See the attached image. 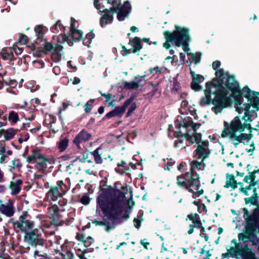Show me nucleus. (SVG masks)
I'll use <instances>...</instances> for the list:
<instances>
[{
  "label": "nucleus",
  "instance_id": "f257e3e1",
  "mask_svg": "<svg viewBox=\"0 0 259 259\" xmlns=\"http://www.w3.org/2000/svg\"><path fill=\"white\" fill-rule=\"evenodd\" d=\"M101 193L97 199L104 217L113 220L118 219L123 212L125 205V193L111 186H107L106 182H100Z\"/></svg>",
  "mask_w": 259,
  "mask_h": 259
},
{
  "label": "nucleus",
  "instance_id": "f03ea898",
  "mask_svg": "<svg viewBox=\"0 0 259 259\" xmlns=\"http://www.w3.org/2000/svg\"><path fill=\"white\" fill-rule=\"evenodd\" d=\"M226 88H218L215 85L206 83L205 96L202 98L200 104L203 106L212 103L216 105L214 112L217 113L221 112L224 107L229 103L228 93Z\"/></svg>",
  "mask_w": 259,
  "mask_h": 259
},
{
  "label": "nucleus",
  "instance_id": "7ed1b4c3",
  "mask_svg": "<svg viewBox=\"0 0 259 259\" xmlns=\"http://www.w3.org/2000/svg\"><path fill=\"white\" fill-rule=\"evenodd\" d=\"M177 184L192 193L193 198L202 195L204 193L202 188L200 189L201 183L199 175L194 172L193 168H190V171L182 174L177 177Z\"/></svg>",
  "mask_w": 259,
  "mask_h": 259
},
{
  "label": "nucleus",
  "instance_id": "20e7f679",
  "mask_svg": "<svg viewBox=\"0 0 259 259\" xmlns=\"http://www.w3.org/2000/svg\"><path fill=\"white\" fill-rule=\"evenodd\" d=\"M189 31V29L179 26H176L175 30L172 32L165 31L163 35L166 41L163 44V47L166 49H169V43L173 41L177 47H180L183 45L184 51L187 52L189 50L188 42L190 41V39Z\"/></svg>",
  "mask_w": 259,
  "mask_h": 259
},
{
  "label": "nucleus",
  "instance_id": "39448f33",
  "mask_svg": "<svg viewBox=\"0 0 259 259\" xmlns=\"http://www.w3.org/2000/svg\"><path fill=\"white\" fill-rule=\"evenodd\" d=\"M250 106L249 102L245 104H238L236 107V110L239 113L244 112V115L242 117V120H240L238 116H236L230 123L225 121L224 130H245V128L256 130L255 128L252 127L250 125L251 122L249 117Z\"/></svg>",
  "mask_w": 259,
  "mask_h": 259
},
{
  "label": "nucleus",
  "instance_id": "423d86ee",
  "mask_svg": "<svg viewBox=\"0 0 259 259\" xmlns=\"http://www.w3.org/2000/svg\"><path fill=\"white\" fill-rule=\"evenodd\" d=\"M191 131H187L186 133H183L182 131H168V136L169 138H175L177 139L174 142V147L178 148L182 144L184 139H186L191 145L195 142L197 145L200 144L203 141L202 140V135L200 133H197V131H193L192 134H190Z\"/></svg>",
  "mask_w": 259,
  "mask_h": 259
},
{
  "label": "nucleus",
  "instance_id": "0eeeda50",
  "mask_svg": "<svg viewBox=\"0 0 259 259\" xmlns=\"http://www.w3.org/2000/svg\"><path fill=\"white\" fill-rule=\"evenodd\" d=\"M221 63L219 61H215L212 63V68L215 70V74L217 77L220 79L222 87L232 92L237 88V83L233 76L229 75L227 72H225L222 69H218Z\"/></svg>",
  "mask_w": 259,
  "mask_h": 259
},
{
  "label": "nucleus",
  "instance_id": "6e6552de",
  "mask_svg": "<svg viewBox=\"0 0 259 259\" xmlns=\"http://www.w3.org/2000/svg\"><path fill=\"white\" fill-rule=\"evenodd\" d=\"M43 230L34 229L31 231L26 232L24 236V240L31 246L36 247L38 245L44 246L46 240L42 236Z\"/></svg>",
  "mask_w": 259,
  "mask_h": 259
},
{
  "label": "nucleus",
  "instance_id": "1a4fd4ad",
  "mask_svg": "<svg viewBox=\"0 0 259 259\" xmlns=\"http://www.w3.org/2000/svg\"><path fill=\"white\" fill-rule=\"evenodd\" d=\"M48 188L49 190L47 193L46 196L53 201H55L59 198L62 197L69 189L63 180L58 181L56 186H51Z\"/></svg>",
  "mask_w": 259,
  "mask_h": 259
},
{
  "label": "nucleus",
  "instance_id": "9d476101",
  "mask_svg": "<svg viewBox=\"0 0 259 259\" xmlns=\"http://www.w3.org/2000/svg\"><path fill=\"white\" fill-rule=\"evenodd\" d=\"M244 131H223L221 137L223 138L229 137L231 139L237 141V143H233L234 146L237 147L239 143L242 142V140H246V143H248L253 137V135L251 134L252 131H249V134L241 133L240 135L238 136L236 134L237 132L242 133Z\"/></svg>",
  "mask_w": 259,
  "mask_h": 259
},
{
  "label": "nucleus",
  "instance_id": "9b49d317",
  "mask_svg": "<svg viewBox=\"0 0 259 259\" xmlns=\"http://www.w3.org/2000/svg\"><path fill=\"white\" fill-rule=\"evenodd\" d=\"M29 215L27 211H24L19 217L18 221H14V219H11L14 227L16 226L18 229L24 233L26 232H29L28 230L32 229L34 227V224L33 221L27 219Z\"/></svg>",
  "mask_w": 259,
  "mask_h": 259
},
{
  "label": "nucleus",
  "instance_id": "f8f14e48",
  "mask_svg": "<svg viewBox=\"0 0 259 259\" xmlns=\"http://www.w3.org/2000/svg\"><path fill=\"white\" fill-rule=\"evenodd\" d=\"M230 250L236 254V258H239L238 256H241L243 259H250L253 255L251 249L246 244L243 246L241 243H238L234 246L230 248Z\"/></svg>",
  "mask_w": 259,
  "mask_h": 259
},
{
  "label": "nucleus",
  "instance_id": "ddd939ff",
  "mask_svg": "<svg viewBox=\"0 0 259 259\" xmlns=\"http://www.w3.org/2000/svg\"><path fill=\"white\" fill-rule=\"evenodd\" d=\"M94 6L100 12H103L104 14L101 15V25L104 27L108 23H111L113 19L114 12L112 9H105L104 6H101L98 0H95Z\"/></svg>",
  "mask_w": 259,
  "mask_h": 259
},
{
  "label": "nucleus",
  "instance_id": "4468645a",
  "mask_svg": "<svg viewBox=\"0 0 259 259\" xmlns=\"http://www.w3.org/2000/svg\"><path fill=\"white\" fill-rule=\"evenodd\" d=\"M241 94L247 98V102L251 106L259 109V93L251 91L248 87H246L242 89Z\"/></svg>",
  "mask_w": 259,
  "mask_h": 259
},
{
  "label": "nucleus",
  "instance_id": "2eb2a0df",
  "mask_svg": "<svg viewBox=\"0 0 259 259\" xmlns=\"http://www.w3.org/2000/svg\"><path fill=\"white\" fill-rule=\"evenodd\" d=\"M211 151L209 149V142L207 140L203 141L197 145L194 153L198 156V159H206L209 157Z\"/></svg>",
  "mask_w": 259,
  "mask_h": 259
},
{
  "label": "nucleus",
  "instance_id": "dca6fc26",
  "mask_svg": "<svg viewBox=\"0 0 259 259\" xmlns=\"http://www.w3.org/2000/svg\"><path fill=\"white\" fill-rule=\"evenodd\" d=\"M50 212V219L52 220L51 224L56 226L63 225L64 221L61 219L62 216L60 214V209L56 204L52 205L49 208Z\"/></svg>",
  "mask_w": 259,
  "mask_h": 259
},
{
  "label": "nucleus",
  "instance_id": "f3484780",
  "mask_svg": "<svg viewBox=\"0 0 259 259\" xmlns=\"http://www.w3.org/2000/svg\"><path fill=\"white\" fill-rule=\"evenodd\" d=\"M255 232L249 226H245L243 232L238 234L239 241L246 244L255 238Z\"/></svg>",
  "mask_w": 259,
  "mask_h": 259
},
{
  "label": "nucleus",
  "instance_id": "a211bd4d",
  "mask_svg": "<svg viewBox=\"0 0 259 259\" xmlns=\"http://www.w3.org/2000/svg\"><path fill=\"white\" fill-rule=\"evenodd\" d=\"M132 99L126 100L121 107H116L114 110L109 112L106 115L107 118H111L116 116H121L125 112L126 108L131 104Z\"/></svg>",
  "mask_w": 259,
  "mask_h": 259
},
{
  "label": "nucleus",
  "instance_id": "6ab92c4d",
  "mask_svg": "<svg viewBox=\"0 0 259 259\" xmlns=\"http://www.w3.org/2000/svg\"><path fill=\"white\" fill-rule=\"evenodd\" d=\"M119 133H116L115 134H110L109 135V136L113 137L117 140H118L119 141H122L125 139L128 142H130V140H134L136 137L137 134L136 133V131H131V132L128 133L127 134H124L121 132V131H118Z\"/></svg>",
  "mask_w": 259,
  "mask_h": 259
},
{
  "label": "nucleus",
  "instance_id": "aec40b11",
  "mask_svg": "<svg viewBox=\"0 0 259 259\" xmlns=\"http://www.w3.org/2000/svg\"><path fill=\"white\" fill-rule=\"evenodd\" d=\"M179 128H192V130H197L200 127L201 124L199 123H195L192 120L188 117L184 118L183 120L179 122Z\"/></svg>",
  "mask_w": 259,
  "mask_h": 259
},
{
  "label": "nucleus",
  "instance_id": "412c9836",
  "mask_svg": "<svg viewBox=\"0 0 259 259\" xmlns=\"http://www.w3.org/2000/svg\"><path fill=\"white\" fill-rule=\"evenodd\" d=\"M92 135L85 131H81L73 140V142L79 147L80 143L89 141Z\"/></svg>",
  "mask_w": 259,
  "mask_h": 259
},
{
  "label": "nucleus",
  "instance_id": "4be33fe9",
  "mask_svg": "<svg viewBox=\"0 0 259 259\" xmlns=\"http://www.w3.org/2000/svg\"><path fill=\"white\" fill-rule=\"evenodd\" d=\"M0 211L8 217H12L14 213V207L12 203H10L8 205L2 204L0 205Z\"/></svg>",
  "mask_w": 259,
  "mask_h": 259
},
{
  "label": "nucleus",
  "instance_id": "5701e85b",
  "mask_svg": "<svg viewBox=\"0 0 259 259\" xmlns=\"http://www.w3.org/2000/svg\"><path fill=\"white\" fill-rule=\"evenodd\" d=\"M224 187L227 189L231 187L233 189L237 188V181L233 174H226V181Z\"/></svg>",
  "mask_w": 259,
  "mask_h": 259
},
{
  "label": "nucleus",
  "instance_id": "b1692460",
  "mask_svg": "<svg viewBox=\"0 0 259 259\" xmlns=\"http://www.w3.org/2000/svg\"><path fill=\"white\" fill-rule=\"evenodd\" d=\"M23 181L21 179H18L15 182L11 181L9 185V188L12 190L11 194L13 195H17L21 191V185Z\"/></svg>",
  "mask_w": 259,
  "mask_h": 259
},
{
  "label": "nucleus",
  "instance_id": "393cba45",
  "mask_svg": "<svg viewBox=\"0 0 259 259\" xmlns=\"http://www.w3.org/2000/svg\"><path fill=\"white\" fill-rule=\"evenodd\" d=\"M69 143V139L64 135H62L57 142V146L59 152L64 151L67 148Z\"/></svg>",
  "mask_w": 259,
  "mask_h": 259
},
{
  "label": "nucleus",
  "instance_id": "a878e982",
  "mask_svg": "<svg viewBox=\"0 0 259 259\" xmlns=\"http://www.w3.org/2000/svg\"><path fill=\"white\" fill-rule=\"evenodd\" d=\"M41 149L35 147L32 150V154L27 157V161L28 163H31L33 161L44 158L45 156L40 154Z\"/></svg>",
  "mask_w": 259,
  "mask_h": 259
},
{
  "label": "nucleus",
  "instance_id": "bb28decb",
  "mask_svg": "<svg viewBox=\"0 0 259 259\" xmlns=\"http://www.w3.org/2000/svg\"><path fill=\"white\" fill-rule=\"evenodd\" d=\"M17 131H0V138H3L0 141L5 143L13 138Z\"/></svg>",
  "mask_w": 259,
  "mask_h": 259
},
{
  "label": "nucleus",
  "instance_id": "cd10ccee",
  "mask_svg": "<svg viewBox=\"0 0 259 259\" xmlns=\"http://www.w3.org/2000/svg\"><path fill=\"white\" fill-rule=\"evenodd\" d=\"M130 44L132 46L131 50L132 53H135L139 52L142 49V45L141 43V39L139 37H135L132 41H130Z\"/></svg>",
  "mask_w": 259,
  "mask_h": 259
},
{
  "label": "nucleus",
  "instance_id": "c85d7f7f",
  "mask_svg": "<svg viewBox=\"0 0 259 259\" xmlns=\"http://www.w3.org/2000/svg\"><path fill=\"white\" fill-rule=\"evenodd\" d=\"M39 160H40L41 161L36 162L35 167L38 171L44 172L47 168V163H51L50 159L44 157Z\"/></svg>",
  "mask_w": 259,
  "mask_h": 259
},
{
  "label": "nucleus",
  "instance_id": "c756f323",
  "mask_svg": "<svg viewBox=\"0 0 259 259\" xmlns=\"http://www.w3.org/2000/svg\"><path fill=\"white\" fill-rule=\"evenodd\" d=\"M258 214H256L253 211V214L249 215L248 218H246V225L245 226L247 225L249 226L252 228L253 231H256V217Z\"/></svg>",
  "mask_w": 259,
  "mask_h": 259
},
{
  "label": "nucleus",
  "instance_id": "7c9ffc66",
  "mask_svg": "<svg viewBox=\"0 0 259 259\" xmlns=\"http://www.w3.org/2000/svg\"><path fill=\"white\" fill-rule=\"evenodd\" d=\"M92 223L95 224L96 226H104L106 227L105 230L106 232H109L111 230L115 228V226L112 224L111 225L109 221H107L106 219L102 221H97L95 220L92 221Z\"/></svg>",
  "mask_w": 259,
  "mask_h": 259
},
{
  "label": "nucleus",
  "instance_id": "2f4dec72",
  "mask_svg": "<svg viewBox=\"0 0 259 259\" xmlns=\"http://www.w3.org/2000/svg\"><path fill=\"white\" fill-rule=\"evenodd\" d=\"M129 167L127 165L125 161L121 160L120 162H118L117 167L115 168V171L120 175H123L125 171L130 170Z\"/></svg>",
  "mask_w": 259,
  "mask_h": 259
},
{
  "label": "nucleus",
  "instance_id": "473e14b6",
  "mask_svg": "<svg viewBox=\"0 0 259 259\" xmlns=\"http://www.w3.org/2000/svg\"><path fill=\"white\" fill-rule=\"evenodd\" d=\"M123 212L120 214V216L118 217V219L116 220H113L111 219H109V218H107L108 220H110L112 222V225L114 226H115L117 225L121 224L123 223L125 221L127 220L130 218L129 214L126 211L124 212L123 215H122Z\"/></svg>",
  "mask_w": 259,
  "mask_h": 259
},
{
  "label": "nucleus",
  "instance_id": "72a5a7b5",
  "mask_svg": "<svg viewBox=\"0 0 259 259\" xmlns=\"http://www.w3.org/2000/svg\"><path fill=\"white\" fill-rule=\"evenodd\" d=\"M62 50L63 47L57 44L55 45V47L53 48V51L52 52V56L56 60H59L62 54Z\"/></svg>",
  "mask_w": 259,
  "mask_h": 259
},
{
  "label": "nucleus",
  "instance_id": "f704fd0d",
  "mask_svg": "<svg viewBox=\"0 0 259 259\" xmlns=\"http://www.w3.org/2000/svg\"><path fill=\"white\" fill-rule=\"evenodd\" d=\"M101 150V147H99L92 152V157H94V161L96 164H101L103 162V159L101 157L102 153L100 152V150Z\"/></svg>",
  "mask_w": 259,
  "mask_h": 259
},
{
  "label": "nucleus",
  "instance_id": "c9c22d12",
  "mask_svg": "<svg viewBox=\"0 0 259 259\" xmlns=\"http://www.w3.org/2000/svg\"><path fill=\"white\" fill-rule=\"evenodd\" d=\"M72 37L75 41L79 40L82 37V33L79 30L73 28V23L70 26Z\"/></svg>",
  "mask_w": 259,
  "mask_h": 259
},
{
  "label": "nucleus",
  "instance_id": "e433bc0d",
  "mask_svg": "<svg viewBox=\"0 0 259 259\" xmlns=\"http://www.w3.org/2000/svg\"><path fill=\"white\" fill-rule=\"evenodd\" d=\"M92 152H84L82 154V158L81 159H79V157H77L74 161H76L77 159H79V160L82 162H83L86 160L88 163H92Z\"/></svg>",
  "mask_w": 259,
  "mask_h": 259
},
{
  "label": "nucleus",
  "instance_id": "4c0bfd02",
  "mask_svg": "<svg viewBox=\"0 0 259 259\" xmlns=\"http://www.w3.org/2000/svg\"><path fill=\"white\" fill-rule=\"evenodd\" d=\"M8 119L13 124L16 123L19 120L18 114L14 111H12L9 113Z\"/></svg>",
  "mask_w": 259,
  "mask_h": 259
},
{
  "label": "nucleus",
  "instance_id": "58836bf2",
  "mask_svg": "<svg viewBox=\"0 0 259 259\" xmlns=\"http://www.w3.org/2000/svg\"><path fill=\"white\" fill-rule=\"evenodd\" d=\"M124 87L125 89L131 90L138 88L139 84L134 80L133 81L131 82L125 81L124 82Z\"/></svg>",
  "mask_w": 259,
  "mask_h": 259
},
{
  "label": "nucleus",
  "instance_id": "ea45409f",
  "mask_svg": "<svg viewBox=\"0 0 259 259\" xmlns=\"http://www.w3.org/2000/svg\"><path fill=\"white\" fill-rule=\"evenodd\" d=\"M190 74L192 77V81H196L200 83L203 81L204 78L202 75L195 74V72L190 68Z\"/></svg>",
  "mask_w": 259,
  "mask_h": 259
},
{
  "label": "nucleus",
  "instance_id": "a19ab883",
  "mask_svg": "<svg viewBox=\"0 0 259 259\" xmlns=\"http://www.w3.org/2000/svg\"><path fill=\"white\" fill-rule=\"evenodd\" d=\"M76 239L79 241H81L83 243L85 247H88L91 246V243L88 242L87 240H85V236L82 234L77 233L76 236Z\"/></svg>",
  "mask_w": 259,
  "mask_h": 259
},
{
  "label": "nucleus",
  "instance_id": "79ce46f5",
  "mask_svg": "<svg viewBox=\"0 0 259 259\" xmlns=\"http://www.w3.org/2000/svg\"><path fill=\"white\" fill-rule=\"evenodd\" d=\"M187 218L192 222L193 224L195 223V222H197L200 220V217L199 215L197 213H191L187 215Z\"/></svg>",
  "mask_w": 259,
  "mask_h": 259
},
{
  "label": "nucleus",
  "instance_id": "37998d69",
  "mask_svg": "<svg viewBox=\"0 0 259 259\" xmlns=\"http://www.w3.org/2000/svg\"><path fill=\"white\" fill-rule=\"evenodd\" d=\"M70 249H68L66 247V251L65 253H61V255L63 257V259H73L74 254L70 251Z\"/></svg>",
  "mask_w": 259,
  "mask_h": 259
},
{
  "label": "nucleus",
  "instance_id": "c03bdc74",
  "mask_svg": "<svg viewBox=\"0 0 259 259\" xmlns=\"http://www.w3.org/2000/svg\"><path fill=\"white\" fill-rule=\"evenodd\" d=\"M20 136V137L18 139V141L19 143L20 144L22 143L23 142L27 141L29 138V134L28 133H25V132L22 133Z\"/></svg>",
  "mask_w": 259,
  "mask_h": 259
},
{
  "label": "nucleus",
  "instance_id": "a18cd8bd",
  "mask_svg": "<svg viewBox=\"0 0 259 259\" xmlns=\"http://www.w3.org/2000/svg\"><path fill=\"white\" fill-rule=\"evenodd\" d=\"M63 28V27L61 24V22L60 21H58L56 22V24L52 27V31L54 33L58 32V28L61 30Z\"/></svg>",
  "mask_w": 259,
  "mask_h": 259
},
{
  "label": "nucleus",
  "instance_id": "49530a36",
  "mask_svg": "<svg viewBox=\"0 0 259 259\" xmlns=\"http://www.w3.org/2000/svg\"><path fill=\"white\" fill-rule=\"evenodd\" d=\"M201 162H198L197 160H194V161H193L192 164H191L190 168H193L194 172H197L196 171H195V168L196 167L198 169H202L201 168Z\"/></svg>",
  "mask_w": 259,
  "mask_h": 259
},
{
  "label": "nucleus",
  "instance_id": "de8ad7c7",
  "mask_svg": "<svg viewBox=\"0 0 259 259\" xmlns=\"http://www.w3.org/2000/svg\"><path fill=\"white\" fill-rule=\"evenodd\" d=\"M142 221V219L140 216L138 215V218H135L133 221L135 227L137 229H139L141 225Z\"/></svg>",
  "mask_w": 259,
  "mask_h": 259
},
{
  "label": "nucleus",
  "instance_id": "09e8293b",
  "mask_svg": "<svg viewBox=\"0 0 259 259\" xmlns=\"http://www.w3.org/2000/svg\"><path fill=\"white\" fill-rule=\"evenodd\" d=\"M226 249L227 250V252L222 254V259L227 258L229 256H231L232 257H235V256H236V254L233 253L232 251H230V248H228V247H227Z\"/></svg>",
  "mask_w": 259,
  "mask_h": 259
},
{
  "label": "nucleus",
  "instance_id": "8fccbe9b",
  "mask_svg": "<svg viewBox=\"0 0 259 259\" xmlns=\"http://www.w3.org/2000/svg\"><path fill=\"white\" fill-rule=\"evenodd\" d=\"M245 202L246 204H248L250 203L251 204L255 205H256L257 201L255 200V197L253 196H251L250 197L245 198L244 199Z\"/></svg>",
  "mask_w": 259,
  "mask_h": 259
},
{
  "label": "nucleus",
  "instance_id": "3c124183",
  "mask_svg": "<svg viewBox=\"0 0 259 259\" xmlns=\"http://www.w3.org/2000/svg\"><path fill=\"white\" fill-rule=\"evenodd\" d=\"M80 202L83 205H88L90 203V198L87 195H83L80 198Z\"/></svg>",
  "mask_w": 259,
  "mask_h": 259
},
{
  "label": "nucleus",
  "instance_id": "603ef678",
  "mask_svg": "<svg viewBox=\"0 0 259 259\" xmlns=\"http://www.w3.org/2000/svg\"><path fill=\"white\" fill-rule=\"evenodd\" d=\"M192 89L195 91H198L201 90V88L199 85V82L196 81H192L191 83Z\"/></svg>",
  "mask_w": 259,
  "mask_h": 259
},
{
  "label": "nucleus",
  "instance_id": "864d4df0",
  "mask_svg": "<svg viewBox=\"0 0 259 259\" xmlns=\"http://www.w3.org/2000/svg\"><path fill=\"white\" fill-rule=\"evenodd\" d=\"M156 133L155 131L150 132L146 136V140L147 141H149L154 139V137H156Z\"/></svg>",
  "mask_w": 259,
  "mask_h": 259
},
{
  "label": "nucleus",
  "instance_id": "5fc2aeb1",
  "mask_svg": "<svg viewBox=\"0 0 259 259\" xmlns=\"http://www.w3.org/2000/svg\"><path fill=\"white\" fill-rule=\"evenodd\" d=\"M193 61L195 64H197L199 62L201 54L200 53H196L192 55Z\"/></svg>",
  "mask_w": 259,
  "mask_h": 259
},
{
  "label": "nucleus",
  "instance_id": "6e6d98bb",
  "mask_svg": "<svg viewBox=\"0 0 259 259\" xmlns=\"http://www.w3.org/2000/svg\"><path fill=\"white\" fill-rule=\"evenodd\" d=\"M44 49L47 51H53L54 47H53L52 44L50 42H45V44L44 45Z\"/></svg>",
  "mask_w": 259,
  "mask_h": 259
},
{
  "label": "nucleus",
  "instance_id": "4d7b16f0",
  "mask_svg": "<svg viewBox=\"0 0 259 259\" xmlns=\"http://www.w3.org/2000/svg\"><path fill=\"white\" fill-rule=\"evenodd\" d=\"M175 163V161L174 159L170 158L169 159H168L166 163V168H165L164 169L169 170L170 169V167L174 165Z\"/></svg>",
  "mask_w": 259,
  "mask_h": 259
},
{
  "label": "nucleus",
  "instance_id": "13d9d810",
  "mask_svg": "<svg viewBox=\"0 0 259 259\" xmlns=\"http://www.w3.org/2000/svg\"><path fill=\"white\" fill-rule=\"evenodd\" d=\"M19 42L22 44H26L27 41V37L24 34H21L19 39Z\"/></svg>",
  "mask_w": 259,
  "mask_h": 259
},
{
  "label": "nucleus",
  "instance_id": "bf43d9fd",
  "mask_svg": "<svg viewBox=\"0 0 259 259\" xmlns=\"http://www.w3.org/2000/svg\"><path fill=\"white\" fill-rule=\"evenodd\" d=\"M39 101L38 99H31L30 101V103L32 106H33V108H31L32 110H34L36 106H37L39 104Z\"/></svg>",
  "mask_w": 259,
  "mask_h": 259
},
{
  "label": "nucleus",
  "instance_id": "052dcab7",
  "mask_svg": "<svg viewBox=\"0 0 259 259\" xmlns=\"http://www.w3.org/2000/svg\"><path fill=\"white\" fill-rule=\"evenodd\" d=\"M136 104L133 103L128 109V111L126 114L127 116H130L132 112L136 109Z\"/></svg>",
  "mask_w": 259,
  "mask_h": 259
},
{
  "label": "nucleus",
  "instance_id": "680f3d73",
  "mask_svg": "<svg viewBox=\"0 0 259 259\" xmlns=\"http://www.w3.org/2000/svg\"><path fill=\"white\" fill-rule=\"evenodd\" d=\"M192 203L195 205H196L198 207V209H199L201 206H202V209L204 210L205 209H206V206L203 203H200L198 201H194L192 202Z\"/></svg>",
  "mask_w": 259,
  "mask_h": 259
},
{
  "label": "nucleus",
  "instance_id": "e2e57ef3",
  "mask_svg": "<svg viewBox=\"0 0 259 259\" xmlns=\"http://www.w3.org/2000/svg\"><path fill=\"white\" fill-rule=\"evenodd\" d=\"M0 155H4V153L6 151L5 144L1 141H0Z\"/></svg>",
  "mask_w": 259,
  "mask_h": 259
},
{
  "label": "nucleus",
  "instance_id": "0e129e2a",
  "mask_svg": "<svg viewBox=\"0 0 259 259\" xmlns=\"http://www.w3.org/2000/svg\"><path fill=\"white\" fill-rule=\"evenodd\" d=\"M145 77V75L142 76L137 75L135 77L134 80L136 82L138 83V84H139V83L141 82L142 80H144Z\"/></svg>",
  "mask_w": 259,
  "mask_h": 259
},
{
  "label": "nucleus",
  "instance_id": "69168bd1",
  "mask_svg": "<svg viewBox=\"0 0 259 259\" xmlns=\"http://www.w3.org/2000/svg\"><path fill=\"white\" fill-rule=\"evenodd\" d=\"M7 124V116H3L0 118V127H2Z\"/></svg>",
  "mask_w": 259,
  "mask_h": 259
},
{
  "label": "nucleus",
  "instance_id": "338daca9",
  "mask_svg": "<svg viewBox=\"0 0 259 259\" xmlns=\"http://www.w3.org/2000/svg\"><path fill=\"white\" fill-rule=\"evenodd\" d=\"M22 128H31L30 130H36V128L32 127L30 126V123L29 121H28L27 120H26V122L23 123Z\"/></svg>",
  "mask_w": 259,
  "mask_h": 259
},
{
  "label": "nucleus",
  "instance_id": "774afa93",
  "mask_svg": "<svg viewBox=\"0 0 259 259\" xmlns=\"http://www.w3.org/2000/svg\"><path fill=\"white\" fill-rule=\"evenodd\" d=\"M145 240H147V239L146 238H145L143 240H141L140 244L144 246L145 249H148L147 246L150 244V243L148 242H144Z\"/></svg>",
  "mask_w": 259,
  "mask_h": 259
}]
</instances>
